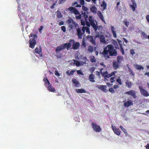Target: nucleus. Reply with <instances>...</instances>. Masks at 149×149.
Instances as JSON below:
<instances>
[{
  "instance_id": "obj_57",
  "label": "nucleus",
  "mask_w": 149,
  "mask_h": 149,
  "mask_svg": "<svg viewBox=\"0 0 149 149\" xmlns=\"http://www.w3.org/2000/svg\"><path fill=\"white\" fill-rule=\"evenodd\" d=\"M76 18L77 19H80L81 18V15H79L78 16H77Z\"/></svg>"
},
{
  "instance_id": "obj_45",
  "label": "nucleus",
  "mask_w": 149,
  "mask_h": 149,
  "mask_svg": "<svg viewBox=\"0 0 149 149\" xmlns=\"http://www.w3.org/2000/svg\"><path fill=\"white\" fill-rule=\"evenodd\" d=\"M82 45L85 48L86 47V44L85 43V40L84 38L82 40Z\"/></svg>"
},
{
  "instance_id": "obj_51",
  "label": "nucleus",
  "mask_w": 149,
  "mask_h": 149,
  "mask_svg": "<svg viewBox=\"0 0 149 149\" xmlns=\"http://www.w3.org/2000/svg\"><path fill=\"white\" fill-rule=\"evenodd\" d=\"M135 53V52L134 49H132L130 50V53L131 55H133Z\"/></svg>"
},
{
  "instance_id": "obj_18",
  "label": "nucleus",
  "mask_w": 149,
  "mask_h": 149,
  "mask_svg": "<svg viewBox=\"0 0 149 149\" xmlns=\"http://www.w3.org/2000/svg\"><path fill=\"white\" fill-rule=\"evenodd\" d=\"M103 69L100 70V72L102 75V76L104 77L108 78V73L107 71L105 72H102Z\"/></svg>"
},
{
  "instance_id": "obj_14",
  "label": "nucleus",
  "mask_w": 149,
  "mask_h": 149,
  "mask_svg": "<svg viewBox=\"0 0 149 149\" xmlns=\"http://www.w3.org/2000/svg\"><path fill=\"white\" fill-rule=\"evenodd\" d=\"M98 88L105 93L107 92L108 91V90L107 89V86L106 85H100L99 86Z\"/></svg>"
},
{
  "instance_id": "obj_42",
  "label": "nucleus",
  "mask_w": 149,
  "mask_h": 149,
  "mask_svg": "<svg viewBox=\"0 0 149 149\" xmlns=\"http://www.w3.org/2000/svg\"><path fill=\"white\" fill-rule=\"evenodd\" d=\"M73 61L74 63H75V64L77 66H79L80 65V63L79 61L76 60H73Z\"/></svg>"
},
{
  "instance_id": "obj_21",
  "label": "nucleus",
  "mask_w": 149,
  "mask_h": 149,
  "mask_svg": "<svg viewBox=\"0 0 149 149\" xmlns=\"http://www.w3.org/2000/svg\"><path fill=\"white\" fill-rule=\"evenodd\" d=\"M111 30L113 37L116 38L117 37V35L116 33V31L115 30V29L113 26H111Z\"/></svg>"
},
{
  "instance_id": "obj_7",
  "label": "nucleus",
  "mask_w": 149,
  "mask_h": 149,
  "mask_svg": "<svg viewBox=\"0 0 149 149\" xmlns=\"http://www.w3.org/2000/svg\"><path fill=\"white\" fill-rule=\"evenodd\" d=\"M88 12H87L86 13L85 12L83 13V12H82V17L84 18L85 20L86 21V24L87 26L89 27L90 25L89 24L88 21H87V19L88 17Z\"/></svg>"
},
{
  "instance_id": "obj_64",
  "label": "nucleus",
  "mask_w": 149,
  "mask_h": 149,
  "mask_svg": "<svg viewBox=\"0 0 149 149\" xmlns=\"http://www.w3.org/2000/svg\"><path fill=\"white\" fill-rule=\"evenodd\" d=\"M55 75H56V76H59L60 75V74L57 71H55Z\"/></svg>"
},
{
  "instance_id": "obj_43",
  "label": "nucleus",
  "mask_w": 149,
  "mask_h": 149,
  "mask_svg": "<svg viewBox=\"0 0 149 149\" xmlns=\"http://www.w3.org/2000/svg\"><path fill=\"white\" fill-rule=\"evenodd\" d=\"M30 37H33V38H34V39H35L36 38H37V36L36 34L33 33H31L30 34Z\"/></svg>"
},
{
  "instance_id": "obj_8",
  "label": "nucleus",
  "mask_w": 149,
  "mask_h": 149,
  "mask_svg": "<svg viewBox=\"0 0 149 149\" xmlns=\"http://www.w3.org/2000/svg\"><path fill=\"white\" fill-rule=\"evenodd\" d=\"M36 43V40L34 38H31L29 40V47L32 49H33Z\"/></svg>"
},
{
  "instance_id": "obj_53",
  "label": "nucleus",
  "mask_w": 149,
  "mask_h": 149,
  "mask_svg": "<svg viewBox=\"0 0 149 149\" xmlns=\"http://www.w3.org/2000/svg\"><path fill=\"white\" fill-rule=\"evenodd\" d=\"M74 9L75 8L72 7H69L68 8V9L70 10V11L73 12L74 10Z\"/></svg>"
},
{
  "instance_id": "obj_33",
  "label": "nucleus",
  "mask_w": 149,
  "mask_h": 149,
  "mask_svg": "<svg viewBox=\"0 0 149 149\" xmlns=\"http://www.w3.org/2000/svg\"><path fill=\"white\" fill-rule=\"evenodd\" d=\"M75 71V70H71V71L69 72V71L68 70L66 72V73L68 76H70L71 75L73 74Z\"/></svg>"
},
{
  "instance_id": "obj_40",
  "label": "nucleus",
  "mask_w": 149,
  "mask_h": 149,
  "mask_svg": "<svg viewBox=\"0 0 149 149\" xmlns=\"http://www.w3.org/2000/svg\"><path fill=\"white\" fill-rule=\"evenodd\" d=\"M123 22L127 27L128 26L129 24V22H127V20H124L123 21Z\"/></svg>"
},
{
  "instance_id": "obj_55",
  "label": "nucleus",
  "mask_w": 149,
  "mask_h": 149,
  "mask_svg": "<svg viewBox=\"0 0 149 149\" xmlns=\"http://www.w3.org/2000/svg\"><path fill=\"white\" fill-rule=\"evenodd\" d=\"M115 78V77H111L110 79V81L111 83H113L115 81V80H114V79Z\"/></svg>"
},
{
  "instance_id": "obj_56",
  "label": "nucleus",
  "mask_w": 149,
  "mask_h": 149,
  "mask_svg": "<svg viewBox=\"0 0 149 149\" xmlns=\"http://www.w3.org/2000/svg\"><path fill=\"white\" fill-rule=\"evenodd\" d=\"M80 3L82 5H83L84 4V0H79Z\"/></svg>"
},
{
  "instance_id": "obj_16",
  "label": "nucleus",
  "mask_w": 149,
  "mask_h": 149,
  "mask_svg": "<svg viewBox=\"0 0 149 149\" xmlns=\"http://www.w3.org/2000/svg\"><path fill=\"white\" fill-rule=\"evenodd\" d=\"M133 104V102L132 100L127 101L124 104V106L125 107H128Z\"/></svg>"
},
{
  "instance_id": "obj_25",
  "label": "nucleus",
  "mask_w": 149,
  "mask_h": 149,
  "mask_svg": "<svg viewBox=\"0 0 149 149\" xmlns=\"http://www.w3.org/2000/svg\"><path fill=\"white\" fill-rule=\"evenodd\" d=\"M119 64H120L118 62L114 61L113 62V66L114 68L116 69H117L119 66Z\"/></svg>"
},
{
  "instance_id": "obj_10",
  "label": "nucleus",
  "mask_w": 149,
  "mask_h": 149,
  "mask_svg": "<svg viewBox=\"0 0 149 149\" xmlns=\"http://www.w3.org/2000/svg\"><path fill=\"white\" fill-rule=\"evenodd\" d=\"M80 46V45L79 42H75L74 40V42L73 43L72 49L74 50L78 49L79 48Z\"/></svg>"
},
{
  "instance_id": "obj_35",
  "label": "nucleus",
  "mask_w": 149,
  "mask_h": 149,
  "mask_svg": "<svg viewBox=\"0 0 149 149\" xmlns=\"http://www.w3.org/2000/svg\"><path fill=\"white\" fill-rule=\"evenodd\" d=\"M107 6V3L105 2L104 1H102V4H101V6L102 7H103V9L104 10H105L106 9Z\"/></svg>"
},
{
  "instance_id": "obj_61",
  "label": "nucleus",
  "mask_w": 149,
  "mask_h": 149,
  "mask_svg": "<svg viewBox=\"0 0 149 149\" xmlns=\"http://www.w3.org/2000/svg\"><path fill=\"white\" fill-rule=\"evenodd\" d=\"M146 19L147 21L149 23V15H147L146 16Z\"/></svg>"
},
{
  "instance_id": "obj_28",
  "label": "nucleus",
  "mask_w": 149,
  "mask_h": 149,
  "mask_svg": "<svg viewBox=\"0 0 149 149\" xmlns=\"http://www.w3.org/2000/svg\"><path fill=\"white\" fill-rule=\"evenodd\" d=\"M125 84L128 88H131L132 86V83L129 80H127L126 81Z\"/></svg>"
},
{
  "instance_id": "obj_6",
  "label": "nucleus",
  "mask_w": 149,
  "mask_h": 149,
  "mask_svg": "<svg viewBox=\"0 0 149 149\" xmlns=\"http://www.w3.org/2000/svg\"><path fill=\"white\" fill-rule=\"evenodd\" d=\"M74 41V40L71 39L69 40L68 43H63V44L64 45V48H65V49L66 48L68 50H69L72 44H73Z\"/></svg>"
},
{
  "instance_id": "obj_23",
  "label": "nucleus",
  "mask_w": 149,
  "mask_h": 149,
  "mask_svg": "<svg viewBox=\"0 0 149 149\" xmlns=\"http://www.w3.org/2000/svg\"><path fill=\"white\" fill-rule=\"evenodd\" d=\"M100 41L101 43L105 44L106 43V41L105 37L103 35H101L100 37Z\"/></svg>"
},
{
  "instance_id": "obj_52",
  "label": "nucleus",
  "mask_w": 149,
  "mask_h": 149,
  "mask_svg": "<svg viewBox=\"0 0 149 149\" xmlns=\"http://www.w3.org/2000/svg\"><path fill=\"white\" fill-rule=\"evenodd\" d=\"M118 43L120 47H123L122 44V41L120 40H118Z\"/></svg>"
},
{
  "instance_id": "obj_60",
  "label": "nucleus",
  "mask_w": 149,
  "mask_h": 149,
  "mask_svg": "<svg viewBox=\"0 0 149 149\" xmlns=\"http://www.w3.org/2000/svg\"><path fill=\"white\" fill-rule=\"evenodd\" d=\"M95 70V68L94 67H93L90 69V70L92 74H93V73Z\"/></svg>"
},
{
  "instance_id": "obj_46",
  "label": "nucleus",
  "mask_w": 149,
  "mask_h": 149,
  "mask_svg": "<svg viewBox=\"0 0 149 149\" xmlns=\"http://www.w3.org/2000/svg\"><path fill=\"white\" fill-rule=\"evenodd\" d=\"M74 14L75 15H78L79 14V13L78 11L75 8L74 10V11L73 12Z\"/></svg>"
},
{
  "instance_id": "obj_41",
  "label": "nucleus",
  "mask_w": 149,
  "mask_h": 149,
  "mask_svg": "<svg viewBox=\"0 0 149 149\" xmlns=\"http://www.w3.org/2000/svg\"><path fill=\"white\" fill-rule=\"evenodd\" d=\"M129 72H130V74L132 76H134V73L133 72V70H132L130 68H129Z\"/></svg>"
},
{
  "instance_id": "obj_54",
  "label": "nucleus",
  "mask_w": 149,
  "mask_h": 149,
  "mask_svg": "<svg viewBox=\"0 0 149 149\" xmlns=\"http://www.w3.org/2000/svg\"><path fill=\"white\" fill-rule=\"evenodd\" d=\"M120 51L121 52L122 54L123 55H124L125 54V52L124 51L123 49V47H120Z\"/></svg>"
},
{
  "instance_id": "obj_9",
  "label": "nucleus",
  "mask_w": 149,
  "mask_h": 149,
  "mask_svg": "<svg viewBox=\"0 0 149 149\" xmlns=\"http://www.w3.org/2000/svg\"><path fill=\"white\" fill-rule=\"evenodd\" d=\"M139 88L142 95L146 97H148L149 95V94L148 92L143 89L142 87L139 86Z\"/></svg>"
},
{
  "instance_id": "obj_3",
  "label": "nucleus",
  "mask_w": 149,
  "mask_h": 149,
  "mask_svg": "<svg viewBox=\"0 0 149 149\" xmlns=\"http://www.w3.org/2000/svg\"><path fill=\"white\" fill-rule=\"evenodd\" d=\"M65 49V48H64V45L63 44L57 47L55 49L56 53L57 54L56 55V56L58 58H61L62 57V54H59V53L61 50L64 49Z\"/></svg>"
},
{
  "instance_id": "obj_48",
  "label": "nucleus",
  "mask_w": 149,
  "mask_h": 149,
  "mask_svg": "<svg viewBox=\"0 0 149 149\" xmlns=\"http://www.w3.org/2000/svg\"><path fill=\"white\" fill-rule=\"evenodd\" d=\"M81 24L83 26H85L86 24V21H85H85L83 20V19H81Z\"/></svg>"
},
{
  "instance_id": "obj_15",
  "label": "nucleus",
  "mask_w": 149,
  "mask_h": 149,
  "mask_svg": "<svg viewBox=\"0 0 149 149\" xmlns=\"http://www.w3.org/2000/svg\"><path fill=\"white\" fill-rule=\"evenodd\" d=\"M132 5H130V6L132 9V10L134 11L135 10L136 8V4L135 1L134 0H132Z\"/></svg>"
},
{
  "instance_id": "obj_5",
  "label": "nucleus",
  "mask_w": 149,
  "mask_h": 149,
  "mask_svg": "<svg viewBox=\"0 0 149 149\" xmlns=\"http://www.w3.org/2000/svg\"><path fill=\"white\" fill-rule=\"evenodd\" d=\"M92 125L93 129L96 132H100L101 131V129L100 126L97 125L95 123L92 122Z\"/></svg>"
},
{
  "instance_id": "obj_58",
  "label": "nucleus",
  "mask_w": 149,
  "mask_h": 149,
  "mask_svg": "<svg viewBox=\"0 0 149 149\" xmlns=\"http://www.w3.org/2000/svg\"><path fill=\"white\" fill-rule=\"evenodd\" d=\"M86 32L90 33V31L89 30V28L87 27L86 26Z\"/></svg>"
},
{
  "instance_id": "obj_38",
  "label": "nucleus",
  "mask_w": 149,
  "mask_h": 149,
  "mask_svg": "<svg viewBox=\"0 0 149 149\" xmlns=\"http://www.w3.org/2000/svg\"><path fill=\"white\" fill-rule=\"evenodd\" d=\"M43 81L45 82V84L46 85H49L50 84V83L47 79V77L43 79Z\"/></svg>"
},
{
  "instance_id": "obj_59",
  "label": "nucleus",
  "mask_w": 149,
  "mask_h": 149,
  "mask_svg": "<svg viewBox=\"0 0 149 149\" xmlns=\"http://www.w3.org/2000/svg\"><path fill=\"white\" fill-rule=\"evenodd\" d=\"M56 5V3H53L52 6H51L50 7V8L51 9H53L54 8V7L55 6V5Z\"/></svg>"
},
{
  "instance_id": "obj_17",
  "label": "nucleus",
  "mask_w": 149,
  "mask_h": 149,
  "mask_svg": "<svg viewBox=\"0 0 149 149\" xmlns=\"http://www.w3.org/2000/svg\"><path fill=\"white\" fill-rule=\"evenodd\" d=\"M87 38L88 39V40L91 42L93 45H96L95 41L94 40L92 36L88 35V36Z\"/></svg>"
},
{
  "instance_id": "obj_39",
  "label": "nucleus",
  "mask_w": 149,
  "mask_h": 149,
  "mask_svg": "<svg viewBox=\"0 0 149 149\" xmlns=\"http://www.w3.org/2000/svg\"><path fill=\"white\" fill-rule=\"evenodd\" d=\"M116 72H112L111 73L109 74H108V78H109L111 77L114 76L115 75V73H116Z\"/></svg>"
},
{
  "instance_id": "obj_50",
  "label": "nucleus",
  "mask_w": 149,
  "mask_h": 149,
  "mask_svg": "<svg viewBox=\"0 0 149 149\" xmlns=\"http://www.w3.org/2000/svg\"><path fill=\"white\" fill-rule=\"evenodd\" d=\"M86 26H83L82 28V29H81V30H82L81 32L83 33V34L85 33V31L86 30Z\"/></svg>"
},
{
  "instance_id": "obj_22",
  "label": "nucleus",
  "mask_w": 149,
  "mask_h": 149,
  "mask_svg": "<svg viewBox=\"0 0 149 149\" xmlns=\"http://www.w3.org/2000/svg\"><path fill=\"white\" fill-rule=\"evenodd\" d=\"M72 81L74 86L76 87H78V85L80 84L79 82L75 79L73 78Z\"/></svg>"
},
{
  "instance_id": "obj_49",
  "label": "nucleus",
  "mask_w": 149,
  "mask_h": 149,
  "mask_svg": "<svg viewBox=\"0 0 149 149\" xmlns=\"http://www.w3.org/2000/svg\"><path fill=\"white\" fill-rule=\"evenodd\" d=\"M61 30L64 32H65L66 31V27L65 26H61Z\"/></svg>"
},
{
  "instance_id": "obj_27",
  "label": "nucleus",
  "mask_w": 149,
  "mask_h": 149,
  "mask_svg": "<svg viewBox=\"0 0 149 149\" xmlns=\"http://www.w3.org/2000/svg\"><path fill=\"white\" fill-rule=\"evenodd\" d=\"M134 67L137 70H143L144 68L141 65H139L137 64L134 65Z\"/></svg>"
},
{
  "instance_id": "obj_31",
  "label": "nucleus",
  "mask_w": 149,
  "mask_h": 149,
  "mask_svg": "<svg viewBox=\"0 0 149 149\" xmlns=\"http://www.w3.org/2000/svg\"><path fill=\"white\" fill-rule=\"evenodd\" d=\"M123 57L120 56H118L117 57V61L120 64L121 63V61H123Z\"/></svg>"
},
{
  "instance_id": "obj_44",
  "label": "nucleus",
  "mask_w": 149,
  "mask_h": 149,
  "mask_svg": "<svg viewBox=\"0 0 149 149\" xmlns=\"http://www.w3.org/2000/svg\"><path fill=\"white\" fill-rule=\"evenodd\" d=\"M116 81L120 85H121L122 84L121 79H120L119 77L116 79Z\"/></svg>"
},
{
  "instance_id": "obj_20",
  "label": "nucleus",
  "mask_w": 149,
  "mask_h": 149,
  "mask_svg": "<svg viewBox=\"0 0 149 149\" xmlns=\"http://www.w3.org/2000/svg\"><path fill=\"white\" fill-rule=\"evenodd\" d=\"M97 15L99 16L100 18L104 23H105V21L104 19V16L101 12L99 11L97 13Z\"/></svg>"
},
{
  "instance_id": "obj_11",
  "label": "nucleus",
  "mask_w": 149,
  "mask_h": 149,
  "mask_svg": "<svg viewBox=\"0 0 149 149\" xmlns=\"http://www.w3.org/2000/svg\"><path fill=\"white\" fill-rule=\"evenodd\" d=\"M111 127L113 132L116 135L118 136L120 134L121 131L119 129L114 127L113 125Z\"/></svg>"
},
{
  "instance_id": "obj_34",
  "label": "nucleus",
  "mask_w": 149,
  "mask_h": 149,
  "mask_svg": "<svg viewBox=\"0 0 149 149\" xmlns=\"http://www.w3.org/2000/svg\"><path fill=\"white\" fill-rule=\"evenodd\" d=\"M82 9L84 11V12H83V11H82L81 12H83V13H84V12H85L86 13L87 12H88V11L89 10L84 5H83L82 6Z\"/></svg>"
},
{
  "instance_id": "obj_24",
  "label": "nucleus",
  "mask_w": 149,
  "mask_h": 149,
  "mask_svg": "<svg viewBox=\"0 0 149 149\" xmlns=\"http://www.w3.org/2000/svg\"><path fill=\"white\" fill-rule=\"evenodd\" d=\"M90 10L91 12L96 13L97 10V8L95 6H93L90 8Z\"/></svg>"
},
{
  "instance_id": "obj_36",
  "label": "nucleus",
  "mask_w": 149,
  "mask_h": 149,
  "mask_svg": "<svg viewBox=\"0 0 149 149\" xmlns=\"http://www.w3.org/2000/svg\"><path fill=\"white\" fill-rule=\"evenodd\" d=\"M93 49L94 48L93 46L91 45L88 46V50L89 52L92 53L93 51Z\"/></svg>"
},
{
  "instance_id": "obj_30",
  "label": "nucleus",
  "mask_w": 149,
  "mask_h": 149,
  "mask_svg": "<svg viewBox=\"0 0 149 149\" xmlns=\"http://www.w3.org/2000/svg\"><path fill=\"white\" fill-rule=\"evenodd\" d=\"M76 91L78 93H86V91L82 88L81 89H77L76 90Z\"/></svg>"
},
{
  "instance_id": "obj_37",
  "label": "nucleus",
  "mask_w": 149,
  "mask_h": 149,
  "mask_svg": "<svg viewBox=\"0 0 149 149\" xmlns=\"http://www.w3.org/2000/svg\"><path fill=\"white\" fill-rule=\"evenodd\" d=\"M90 61L92 63H94L96 62V60L95 58V57L94 56H92L90 57Z\"/></svg>"
},
{
  "instance_id": "obj_26",
  "label": "nucleus",
  "mask_w": 149,
  "mask_h": 149,
  "mask_svg": "<svg viewBox=\"0 0 149 149\" xmlns=\"http://www.w3.org/2000/svg\"><path fill=\"white\" fill-rule=\"evenodd\" d=\"M95 77L94 75L93 74H91L90 75V76L89 77V80L91 82H95Z\"/></svg>"
},
{
  "instance_id": "obj_47",
  "label": "nucleus",
  "mask_w": 149,
  "mask_h": 149,
  "mask_svg": "<svg viewBox=\"0 0 149 149\" xmlns=\"http://www.w3.org/2000/svg\"><path fill=\"white\" fill-rule=\"evenodd\" d=\"M113 88H111L109 89V91L112 93H114L115 91H114Z\"/></svg>"
},
{
  "instance_id": "obj_2",
  "label": "nucleus",
  "mask_w": 149,
  "mask_h": 149,
  "mask_svg": "<svg viewBox=\"0 0 149 149\" xmlns=\"http://www.w3.org/2000/svg\"><path fill=\"white\" fill-rule=\"evenodd\" d=\"M67 22L69 24L68 27L70 30L73 29L74 28H76L78 26L77 23H75L71 18L68 19Z\"/></svg>"
},
{
  "instance_id": "obj_13",
  "label": "nucleus",
  "mask_w": 149,
  "mask_h": 149,
  "mask_svg": "<svg viewBox=\"0 0 149 149\" xmlns=\"http://www.w3.org/2000/svg\"><path fill=\"white\" fill-rule=\"evenodd\" d=\"M125 93L133 96L134 98H136V93L134 91L130 90L129 91L126 92Z\"/></svg>"
},
{
  "instance_id": "obj_4",
  "label": "nucleus",
  "mask_w": 149,
  "mask_h": 149,
  "mask_svg": "<svg viewBox=\"0 0 149 149\" xmlns=\"http://www.w3.org/2000/svg\"><path fill=\"white\" fill-rule=\"evenodd\" d=\"M89 21L90 25L94 29L95 31L96 32L98 29V26L96 25L94 22V20L93 16H90L89 17Z\"/></svg>"
},
{
  "instance_id": "obj_62",
  "label": "nucleus",
  "mask_w": 149,
  "mask_h": 149,
  "mask_svg": "<svg viewBox=\"0 0 149 149\" xmlns=\"http://www.w3.org/2000/svg\"><path fill=\"white\" fill-rule=\"evenodd\" d=\"M64 24V22L63 21H62L60 22L58 24L59 26H61L63 25Z\"/></svg>"
},
{
  "instance_id": "obj_29",
  "label": "nucleus",
  "mask_w": 149,
  "mask_h": 149,
  "mask_svg": "<svg viewBox=\"0 0 149 149\" xmlns=\"http://www.w3.org/2000/svg\"><path fill=\"white\" fill-rule=\"evenodd\" d=\"M48 90L50 91L53 92H55V89L52 86L50 85L49 86L47 87Z\"/></svg>"
},
{
  "instance_id": "obj_1",
  "label": "nucleus",
  "mask_w": 149,
  "mask_h": 149,
  "mask_svg": "<svg viewBox=\"0 0 149 149\" xmlns=\"http://www.w3.org/2000/svg\"><path fill=\"white\" fill-rule=\"evenodd\" d=\"M105 59L109 58V56H116L117 52L113 46L112 45H109L104 48L102 53Z\"/></svg>"
},
{
  "instance_id": "obj_63",
  "label": "nucleus",
  "mask_w": 149,
  "mask_h": 149,
  "mask_svg": "<svg viewBox=\"0 0 149 149\" xmlns=\"http://www.w3.org/2000/svg\"><path fill=\"white\" fill-rule=\"evenodd\" d=\"M119 87V86H118V85H115L113 86V88L114 89H116V88H118Z\"/></svg>"
},
{
  "instance_id": "obj_32",
  "label": "nucleus",
  "mask_w": 149,
  "mask_h": 149,
  "mask_svg": "<svg viewBox=\"0 0 149 149\" xmlns=\"http://www.w3.org/2000/svg\"><path fill=\"white\" fill-rule=\"evenodd\" d=\"M56 13V16L57 18H61L63 17V15L61 12L58 10L57 11Z\"/></svg>"
},
{
  "instance_id": "obj_12",
  "label": "nucleus",
  "mask_w": 149,
  "mask_h": 149,
  "mask_svg": "<svg viewBox=\"0 0 149 149\" xmlns=\"http://www.w3.org/2000/svg\"><path fill=\"white\" fill-rule=\"evenodd\" d=\"M77 34L78 36L79 39H81L82 38V36L83 35L81 32V29L79 28L77 29Z\"/></svg>"
},
{
  "instance_id": "obj_19",
  "label": "nucleus",
  "mask_w": 149,
  "mask_h": 149,
  "mask_svg": "<svg viewBox=\"0 0 149 149\" xmlns=\"http://www.w3.org/2000/svg\"><path fill=\"white\" fill-rule=\"evenodd\" d=\"M42 49L41 46L39 47V48L37 47L35 50V51L37 54H39L40 55H42Z\"/></svg>"
}]
</instances>
